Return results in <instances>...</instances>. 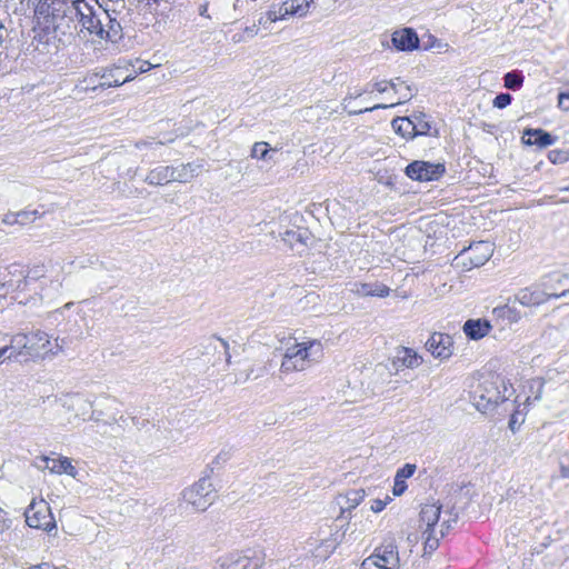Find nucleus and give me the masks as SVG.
<instances>
[{
    "mask_svg": "<svg viewBox=\"0 0 569 569\" xmlns=\"http://www.w3.org/2000/svg\"><path fill=\"white\" fill-rule=\"evenodd\" d=\"M73 9L70 11L74 16L73 30H78L79 27V33L89 36L98 42L117 43L122 39V24L119 21H109L111 24L108 30L103 31L101 28V19L107 18V12L98 0H74Z\"/></svg>",
    "mask_w": 569,
    "mask_h": 569,
    "instance_id": "f257e3e1",
    "label": "nucleus"
},
{
    "mask_svg": "<svg viewBox=\"0 0 569 569\" xmlns=\"http://www.w3.org/2000/svg\"><path fill=\"white\" fill-rule=\"evenodd\" d=\"M323 356V347L319 340L295 343L286 349L280 371L284 373L303 371L319 362Z\"/></svg>",
    "mask_w": 569,
    "mask_h": 569,
    "instance_id": "f03ea898",
    "label": "nucleus"
},
{
    "mask_svg": "<svg viewBox=\"0 0 569 569\" xmlns=\"http://www.w3.org/2000/svg\"><path fill=\"white\" fill-rule=\"evenodd\" d=\"M183 501L196 511H204L216 499V491L209 478L199 481L182 491Z\"/></svg>",
    "mask_w": 569,
    "mask_h": 569,
    "instance_id": "7ed1b4c3",
    "label": "nucleus"
},
{
    "mask_svg": "<svg viewBox=\"0 0 569 569\" xmlns=\"http://www.w3.org/2000/svg\"><path fill=\"white\" fill-rule=\"evenodd\" d=\"M492 253V243L489 241H478L457 254L455 261L457 266L461 264L465 269L470 270L483 266Z\"/></svg>",
    "mask_w": 569,
    "mask_h": 569,
    "instance_id": "20e7f679",
    "label": "nucleus"
},
{
    "mask_svg": "<svg viewBox=\"0 0 569 569\" xmlns=\"http://www.w3.org/2000/svg\"><path fill=\"white\" fill-rule=\"evenodd\" d=\"M26 522L29 527L50 532L56 528L51 508L43 499H33L24 511Z\"/></svg>",
    "mask_w": 569,
    "mask_h": 569,
    "instance_id": "39448f33",
    "label": "nucleus"
},
{
    "mask_svg": "<svg viewBox=\"0 0 569 569\" xmlns=\"http://www.w3.org/2000/svg\"><path fill=\"white\" fill-rule=\"evenodd\" d=\"M553 289H556L555 286L549 284L547 281H541L540 287L521 289L516 295V300L522 306L531 307L542 305L551 298H560L569 293V288L563 289L560 293L551 291Z\"/></svg>",
    "mask_w": 569,
    "mask_h": 569,
    "instance_id": "423d86ee",
    "label": "nucleus"
},
{
    "mask_svg": "<svg viewBox=\"0 0 569 569\" xmlns=\"http://www.w3.org/2000/svg\"><path fill=\"white\" fill-rule=\"evenodd\" d=\"M73 8L74 0L48 3L47 13L54 32H60L61 34L71 32L74 24V16L70 11L74 10Z\"/></svg>",
    "mask_w": 569,
    "mask_h": 569,
    "instance_id": "0eeeda50",
    "label": "nucleus"
},
{
    "mask_svg": "<svg viewBox=\"0 0 569 569\" xmlns=\"http://www.w3.org/2000/svg\"><path fill=\"white\" fill-rule=\"evenodd\" d=\"M263 558L257 555V551L247 549L233 551L218 561V569H259L262 566Z\"/></svg>",
    "mask_w": 569,
    "mask_h": 569,
    "instance_id": "6e6552de",
    "label": "nucleus"
},
{
    "mask_svg": "<svg viewBox=\"0 0 569 569\" xmlns=\"http://www.w3.org/2000/svg\"><path fill=\"white\" fill-rule=\"evenodd\" d=\"M38 276H30L24 273V270L19 264H11L0 279V297H6L10 292L21 291L27 288L29 279H36Z\"/></svg>",
    "mask_w": 569,
    "mask_h": 569,
    "instance_id": "1a4fd4ad",
    "label": "nucleus"
},
{
    "mask_svg": "<svg viewBox=\"0 0 569 569\" xmlns=\"http://www.w3.org/2000/svg\"><path fill=\"white\" fill-rule=\"evenodd\" d=\"M63 407L72 412L76 419L82 421L87 419L99 421L102 416L101 411L93 410L92 401L79 393L67 396L63 400Z\"/></svg>",
    "mask_w": 569,
    "mask_h": 569,
    "instance_id": "9d476101",
    "label": "nucleus"
},
{
    "mask_svg": "<svg viewBox=\"0 0 569 569\" xmlns=\"http://www.w3.org/2000/svg\"><path fill=\"white\" fill-rule=\"evenodd\" d=\"M445 171L446 168L442 163H431L421 160L410 162L405 169L407 177L417 181L438 180Z\"/></svg>",
    "mask_w": 569,
    "mask_h": 569,
    "instance_id": "9b49d317",
    "label": "nucleus"
},
{
    "mask_svg": "<svg viewBox=\"0 0 569 569\" xmlns=\"http://www.w3.org/2000/svg\"><path fill=\"white\" fill-rule=\"evenodd\" d=\"M389 87L395 91L396 94L399 96L398 100L396 102H391L389 104L378 103V104H375L373 107H366L360 110H352V111H349V114H361V113L371 112V111L378 110V109L391 108L397 104L407 102V101L411 100L413 97L411 87L409 84H407L401 78H396V79L390 80Z\"/></svg>",
    "mask_w": 569,
    "mask_h": 569,
    "instance_id": "f8f14e48",
    "label": "nucleus"
},
{
    "mask_svg": "<svg viewBox=\"0 0 569 569\" xmlns=\"http://www.w3.org/2000/svg\"><path fill=\"white\" fill-rule=\"evenodd\" d=\"M399 548L400 546L397 542V538L389 535L375 548L371 556H376V558H385L387 559V563L400 569L405 561H402Z\"/></svg>",
    "mask_w": 569,
    "mask_h": 569,
    "instance_id": "ddd939ff",
    "label": "nucleus"
},
{
    "mask_svg": "<svg viewBox=\"0 0 569 569\" xmlns=\"http://www.w3.org/2000/svg\"><path fill=\"white\" fill-rule=\"evenodd\" d=\"M426 347L436 358L447 359L452 355V339L446 333L433 332L427 340Z\"/></svg>",
    "mask_w": 569,
    "mask_h": 569,
    "instance_id": "4468645a",
    "label": "nucleus"
},
{
    "mask_svg": "<svg viewBox=\"0 0 569 569\" xmlns=\"http://www.w3.org/2000/svg\"><path fill=\"white\" fill-rule=\"evenodd\" d=\"M391 42L399 51H413L419 48V37L411 28L396 30L391 34Z\"/></svg>",
    "mask_w": 569,
    "mask_h": 569,
    "instance_id": "2eb2a0df",
    "label": "nucleus"
},
{
    "mask_svg": "<svg viewBox=\"0 0 569 569\" xmlns=\"http://www.w3.org/2000/svg\"><path fill=\"white\" fill-rule=\"evenodd\" d=\"M29 339L27 335L19 333L11 338L10 345L2 346V350H6V355L10 356V360L26 361L28 358V343Z\"/></svg>",
    "mask_w": 569,
    "mask_h": 569,
    "instance_id": "dca6fc26",
    "label": "nucleus"
},
{
    "mask_svg": "<svg viewBox=\"0 0 569 569\" xmlns=\"http://www.w3.org/2000/svg\"><path fill=\"white\" fill-rule=\"evenodd\" d=\"M27 338H34L29 339L28 343V357L30 358H39L42 357L44 353L51 351L49 348L50 340L46 332L42 331H36L30 335H27Z\"/></svg>",
    "mask_w": 569,
    "mask_h": 569,
    "instance_id": "f3484780",
    "label": "nucleus"
},
{
    "mask_svg": "<svg viewBox=\"0 0 569 569\" xmlns=\"http://www.w3.org/2000/svg\"><path fill=\"white\" fill-rule=\"evenodd\" d=\"M421 357L410 348H400L392 359V365L398 371L402 368H417L421 365Z\"/></svg>",
    "mask_w": 569,
    "mask_h": 569,
    "instance_id": "a211bd4d",
    "label": "nucleus"
},
{
    "mask_svg": "<svg viewBox=\"0 0 569 569\" xmlns=\"http://www.w3.org/2000/svg\"><path fill=\"white\" fill-rule=\"evenodd\" d=\"M522 140L528 146L536 144L540 148H546L553 144L557 138L542 129H526Z\"/></svg>",
    "mask_w": 569,
    "mask_h": 569,
    "instance_id": "6ab92c4d",
    "label": "nucleus"
},
{
    "mask_svg": "<svg viewBox=\"0 0 569 569\" xmlns=\"http://www.w3.org/2000/svg\"><path fill=\"white\" fill-rule=\"evenodd\" d=\"M366 491L363 489H351L343 495L337 497V503L341 509V515L351 511L365 499Z\"/></svg>",
    "mask_w": 569,
    "mask_h": 569,
    "instance_id": "aec40b11",
    "label": "nucleus"
},
{
    "mask_svg": "<svg viewBox=\"0 0 569 569\" xmlns=\"http://www.w3.org/2000/svg\"><path fill=\"white\" fill-rule=\"evenodd\" d=\"M491 329V325L487 320L481 319H470L463 325V332L466 336L472 340H478L483 338L489 333Z\"/></svg>",
    "mask_w": 569,
    "mask_h": 569,
    "instance_id": "412c9836",
    "label": "nucleus"
},
{
    "mask_svg": "<svg viewBox=\"0 0 569 569\" xmlns=\"http://www.w3.org/2000/svg\"><path fill=\"white\" fill-rule=\"evenodd\" d=\"M173 167L159 166L146 177V182L152 186H162L173 181Z\"/></svg>",
    "mask_w": 569,
    "mask_h": 569,
    "instance_id": "4be33fe9",
    "label": "nucleus"
},
{
    "mask_svg": "<svg viewBox=\"0 0 569 569\" xmlns=\"http://www.w3.org/2000/svg\"><path fill=\"white\" fill-rule=\"evenodd\" d=\"M44 461L47 462V469H49L52 473H66L71 477H76L77 475V469L72 465L71 460L67 457H61L59 459H50L44 457Z\"/></svg>",
    "mask_w": 569,
    "mask_h": 569,
    "instance_id": "5701e85b",
    "label": "nucleus"
},
{
    "mask_svg": "<svg viewBox=\"0 0 569 569\" xmlns=\"http://www.w3.org/2000/svg\"><path fill=\"white\" fill-rule=\"evenodd\" d=\"M441 506L437 503H427L420 510V521L426 525V532L432 531V528L439 521Z\"/></svg>",
    "mask_w": 569,
    "mask_h": 569,
    "instance_id": "b1692460",
    "label": "nucleus"
},
{
    "mask_svg": "<svg viewBox=\"0 0 569 569\" xmlns=\"http://www.w3.org/2000/svg\"><path fill=\"white\" fill-rule=\"evenodd\" d=\"M201 166L196 162L181 163L178 167H173V181L188 182L200 172Z\"/></svg>",
    "mask_w": 569,
    "mask_h": 569,
    "instance_id": "393cba45",
    "label": "nucleus"
},
{
    "mask_svg": "<svg viewBox=\"0 0 569 569\" xmlns=\"http://www.w3.org/2000/svg\"><path fill=\"white\" fill-rule=\"evenodd\" d=\"M492 315L497 320H501L503 326L518 322L521 319L520 312L509 305L496 307L492 310Z\"/></svg>",
    "mask_w": 569,
    "mask_h": 569,
    "instance_id": "a878e982",
    "label": "nucleus"
},
{
    "mask_svg": "<svg viewBox=\"0 0 569 569\" xmlns=\"http://www.w3.org/2000/svg\"><path fill=\"white\" fill-rule=\"evenodd\" d=\"M485 391L486 393L479 395V401L476 403L478 410H488L505 400V396L500 395L496 388H492V390L486 388Z\"/></svg>",
    "mask_w": 569,
    "mask_h": 569,
    "instance_id": "bb28decb",
    "label": "nucleus"
},
{
    "mask_svg": "<svg viewBox=\"0 0 569 569\" xmlns=\"http://www.w3.org/2000/svg\"><path fill=\"white\" fill-rule=\"evenodd\" d=\"M359 296H377L387 297L389 296L390 289L385 284H370V283H355L352 289Z\"/></svg>",
    "mask_w": 569,
    "mask_h": 569,
    "instance_id": "cd10ccee",
    "label": "nucleus"
},
{
    "mask_svg": "<svg viewBox=\"0 0 569 569\" xmlns=\"http://www.w3.org/2000/svg\"><path fill=\"white\" fill-rule=\"evenodd\" d=\"M312 0H288L282 3V14L287 16H306Z\"/></svg>",
    "mask_w": 569,
    "mask_h": 569,
    "instance_id": "c85d7f7f",
    "label": "nucleus"
},
{
    "mask_svg": "<svg viewBox=\"0 0 569 569\" xmlns=\"http://www.w3.org/2000/svg\"><path fill=\"white\" fill-rule=\"evenodd\" d=\"M393 130L406 139L415 138V124L410 117H397L391 121Z\"/></svg>",
    "mask_w": 569,
    "mask_h": 569,
    "instance_id": "c756f323",
    "label": "nucleus"
},
{
    "mask_svg": "<svg viewBox=\"0 0 569 569\" xmlns=\"http://www.w3.org/2000/svg\"><path fill=\"white\" fill-rule=\"evenodd\" d=\"M411 122L415 124V137L417 136H437L438 131L431 132V124L426 120V114L422 112L415 113L411 117Z\"/></svg>",
    "mask_w": 569,
    "mask_h": 569,
    "instance_id": "7c9ffc66",
    "label": "nucleus"
},
{
    "mask_svg": "<svg viewBox=\"0 0 569 569\" xmlns=\"http://www.w3.org/2000/svg\"><path fill=\"white\" fill-rule=\"evenodd\" d=\"M266 373V368L264 366H254V365H251L250 367H248L247 369H244V375L243 377L241 378H237L234 379V382L236 383H244L247 382L248 380H256L258 378H261L263 377Z\"/></svg>",
    "mask_w": 569,
    "mask_h": 569,
    "instance_id": "2f4dec72",
    "label": "nucleus"
},
{
    "mask_svg": "<svg viewBox=\"0 0 569 569\" xmlns=\"http://www.w3.org/2000/svg\"><path fill=\"white\" fill-rule=\"evenodd\" d=\"M274 150L269 148V144L267 142H256L251 150V157L256 159L261 160H268L271 159V153H273Z\"/></svg>",
    "mask_w": 569,
    "mask_h": 569,
    "instance_id": "473e14b6",
    "label": "nucleus"
},
{
    "mask_svg": "<svg viewBox=\"0 0 569 569\" xmlns=\"http://www.w3.org/2000/svg\"><path fill=\"white\" fill-rule=\"evenodd\" d=\"M306 234L307 232L306 231H302L300 229H292V230H287L284 233H283V241L289 243L291 247L299 242V243H306Z\"/></svg>",
    "mask_w": 569,
    "mask_h": 569,
    "instance_id": "72a5a7b5",
    "label": "nucleus"
},
{
    "mask_svg": "<svg viewBox=\"0 0 569 569\" xmlns=\"http://www.w3.org/2000/svg\"><path fill=\"white\" fill-rule=\"evenodd\" d=\"M114 72H121L120 68H116L109 71H104L103 73H99V82L98 84H94V89H107L111 88L112 86V78L114 77Z\"/></svg>",
    "mask_w": 569,
    "mask_h": 569,
    "instance_id": "f704fd0d",
    "label": "nucleus"
},
{
    "mask_svg": "<svg viewBox=\"0 0 569 569\" xmlns=\"http://www.w3.org/2000/svg\"><path fill=\"white\" fill-rule=\"evenodd\" d=\"M505 87L510 90H517L522 86L523 78L517 72H508L505 74Z\"/></svg>",
    "mask_w": 569,
    "mask_h": 569,
    "instance_id": "c9c22d12",
    "label": "nucleus"
},
{
    "mask_svg": "<svg viewBox=\"0 0 569 569\" xmlns=\"http://www.w3.org/2000/svg\"><path fill=\"white\" fill-rule=\"evenodd\" d=\"M99 73H93L89 77H86L83 80L80 81V83L77 86L81 91L88 92V91H97L98 89H94V84H98L99 82Z\"/></svg>",
    "mask_w": 569,
    "mask_h": 569,
    "instance_id": "e433bc0d",
    "label": "nucleus"
},
{
    "mask_svg": "<svg viewBox=\"0 0 569 569\" xmlns=\"http://www.w3.org/2000/svg\"><path fill=\"white\" fill-rule=\"evenodd\" d=\"M103 8L111 10L113 13L122 16L127 9L126 0H102Z\"/></svg>",
    "mask_w": 569,
    "mask_h": 569,
    "instance_id": "4c0bfd02",
    "label": "nucleus"
},
{
    "mask_svg": "<svg viewBox=\"0 0 569 569\" xmlns=\"http://www.w3.org/2000/svg\"><path fill=\"white\" fill-rule=\"evenodd\" d=\"M569 279L568 274H550L542 279V281H547L549 284L555 286L556 289L552 291L559 293L558 290L566 283Z\"/></svg>",
    "mask_w": 569,
    "mask_h": 569,
    "instance_id": "58836bf2",
    "label": "nucleus"
},
{
    "mask_svg": "<svg viewBox=\"0 0 569 569\" xmlns=\"http://www.w3.org/2000/svg\"><path fill=\"white\" fill-rule=\"evenodd\" d=\"M368 89H356L353 91H350L342 100V109L349 113V111H352L353 109H349V103L352 99L360 98L365 92H367Z\"/></svg>",
    "mask_w": 569,
    "mask_h": 569,
    "instance_id": "ea45409f",
    "label": "nucleus"
},
{
    "mask_svg": "<svg viewBox=\"0 0 569 569\" xmlns=\"http://www.w3.org/2000/svg\"><path fill=\"white\" fill-rule=\"evenodd\" d=\"M37 214H38L37 210H32V211L22 210V211L17 212L18 219L21 220V221H18V224L24 226L29 222H32L37 218Z\"/></svg>",
    "mask_w": 569,
    "mask_h": 569,
    "instance_id": "a19ab883",
    "label": "nucleus"
},
{
    "mask_svg": "<svg viewBox=\"0 0 569 569\" xmlns=\"http://www.w3.org/2000/svg\"><path fill=\"white\" fill-rule=\"evenodd\" d=\"M512 97L509 93H499L493 99V107L498 109H503L511 103Z\"/></svg>",
    "mask_w": 569,
    "mask_h": 569,
    "instance_id": "79ce46f5",
    "label": "nucleus"
},
{
    "mask_svg": "<svg viewBox=\"0 0 569 569\" xmlns=\"http://www.w3.org/2000/svg\"><path fill=\"white\" fill-rule=\"evenodd\" d=\"M103 10L107 12V18L101 19V28L103 29V31L109 29V26L111 24L109 21H111L113 19L116 21H119V23L121 24L122 16H120L118 13H113L111 10H109L107 8H103Z\"/></svg>",
    "mask_w": 569,
    "mask_h": 569,
    "instance_id": "37998d69",
    "label": "nucleus"
},
{
    "mask_svg": "<svg viewBox=\"0 0 569 569\" xmlns=\"http://www.w3.org/2000/svg\"><path fill=\"white\" fill-rule=\"evenodd\" d=\"M415 471L416 465L407 463L397 471L396 477L405 480L407 478H410L415 473Z\"/></svg>",
    "mask_w": 569,
    "mask_h": 569,
    "instance_id": "c03bdc74",
    "label": "nucleus"
},
{
    "mask_svg": "<svg viewBox=\"0 0 569 569\" xmlns=\"http://www.w3.org/2000/svg\"><path fill=\"white\" fill-rule=\"evenodd\" d=\"M558 107L563 111H569V89L559 92Z\"/></svg>",
    "mask_w": 569,
    "mask_h": 569,
    "instance_id": "a18cd8bd",
    "label": "nucleus"
},
{
    "mask_svg": "<svg viewBox=\"0 0 569 569\" xmlns=\"http://www.w3.org/2000/svg\"><path fill=\"white\" fill-rule=\"evenodd\" d=\"M281 13H283L282 4L278 9L269 10L267 12V19L270 22H276L277 20L284 19L287 17V14H281Z\"/></svg>",
    "mask_w": 569,
    "mask_h": 569,
    "instance_id": "49530a36",
    "label": "nucleus"
},
{
    "mask_svg": "<svg viewBox=\"0 0 569 569\" xmlns=\"http://www.w3.org/2000/svg\"><path fill=\"white\" fill-rule=\"evenodd\" d=\"M11 526V520L8 513L0 507V535L8 530Z\"/></svg>",
    "mask_w": 569,
    "mask_h": 569,
    "instance_id": "de8ad7c7",
    "label": "nucleus"
},
{
    "mask_svg": "<svg viewBox=\"0 0 569 569\" xmlns=\"http://www.w3.org/2000/svg\"><path fill=\"white\" fill-rule=\"evenodd\" d=\"M1 221L3 224L13 226V224H18V221H21V220L18 219L17 212L10 211L2 217Z\"/></svg>",
    "mask_w": 569,
    "mask_h": 569,
    "instance_id": "09e8293b",
    "label": "nucleus"
},
{
    "mask_svg": "<svg viewBox=\"0 0 569 569\" xmlns=\"http://www.w3.org/2000/svg\"><path fill=\"white\" fill-rule=\"evenodd\" d=\"M406 489H407V485H406L405 480L395 477L393 495L400 496L405 492Z\"/></svg>",
    "mask_w": 569,
    "mask_h": 569,
    "instance_id": "8fccbe9b",
    "label": "nucleus"
},
{
    "mask_svg": "<svg viewBox=\"0 0 569 569\" xmlns=\"http://www.w3.org/2000/svg\"><path fill=\"white\" fill-rule=\"evenodd\" d=\"M439 546L438 539L431 538V532L425 541V552L436 550Z\"/></svg>",
    "mask_w": 569,
    "mask_h": 569,
    "instance_id": "3c124183",
    "label": "nucleus"
},
{
    "mask_svg": "<svg viewBox=\"0 0 569 569\" xmlns=\"http://www.w3.org/2000/svg\"><path fill=\"white\" fill-rule=\"evenodd\" d=\"M386 505H387V501L385 500H381V499H373L371 501V506H370V509L373 511V512H380L382 511L385 508H386Z\"/></svg>",
    "mask_w": 569,
    "mask_h": 569,
    "instance_id": "603ef678",
    "label": "nucleus"
},
{
    "mask_svg": "<svg viewBox=\"0 0 569 569\" xmlns=\"http://www.w3.org/2000/svg\"><path fill=\"white\" fill-rule=\"evenodd\" d=\"M419 537L417 533H409L406 538V541L408 543L409 553L412 552V548L418 543Z\"/></svg>",
    "mask_w": 569,
    "mask_h": 569,
    "instance_id": "864d4df0",
    "label": "nucleus"
},
{
    "mask_svg": "<svg viewBox=\"0 0 569 569\" xmlns=\"http://www.w3.org/2000/svg\"><path fill=\"white\" fill-rule=\"evenodd\" d=\"M119 72H114V77L112 78V86L113 87H119L128 81H130L132 79L131 76H127L122 79H120V77L118 76Z\"/></svg>",
    "mask_w": 569,
    "mask_h": 569,
    "instance_id": "5fc2aeb1",
    "label": "nucleus"
},
{
    "mask_svg": "<svg viewBox=\"0 0 569 569\" xmlns=\"http://www.w3.org/2000/svg\"><path fill=\"white\" fill-rule=\"evenodd\" d=\"M561 476L569 478V453L565 456V460L561 462Z\"/></svg>",
    "mask_w": 569,
    "mask_h": 569,
    "instance_id": "6e6d98bb",
    "label": "nucleus"
},
{
    "mask_svg": "<svg viewBox=\"0 0 569 569\" xmlns=\"http://www.w3.org/2000/svg\"><path fill=\"white\" fill-rule=\"evenodd\" d=\"M388 86H389V81H379V82H376V83L373 84V88H375L378 92L383 93V92H386V91H387Z\"/></svg>",
    "mask_w": 569,
    "mask_h": 569,
    "instance_id": "4d7b16f0",
    "label": "nucleus"
},
{
    "mask_svg": "<svg viewBox=\"0 0 569 569\" xmlns=\"http://www.w3.org/2000/svg\"><path fill=\"white\" fill-rule=\"evenodd\" d=\"M449 515H450V518L448 520H443V522L441 525V527H446V530H449L451 521H453V522L457 521V513L453 515L452 512H450Z\"/></svg>",
    "mask_w": 569,
    "mask_h": 569,
    "instance_id": "13d9d810",
    "label": "nucleus"
},
{
    "mask_svg": "<svg viewBox=\"0 0 569 569\" xmlns=\"http://www.w3.org/2000/svg\"><path fill=\"white\" fill-rule=\"evenodd\" d=\"M73 306V302L66 303L61 309H57L51 313V317H57L61 315L63 310L70 309Z\"/></svg>",
    "mask_w": 569,
    "mask_h": 569,
    "instance_id": "bf43d9fd",
    "label": "nucleus"
},
{
    "mask_svg": "<svg viewBox=\"0 0 569 569\" xmlns=\"http://www.w3.org/2000/svg\"><path fill=\"white\" fill-rule=\"evenodd\" d=\"M150 68H151V63L148 62V61H143V62H140V66L138 67V70H139L140 73H142V72H146V71L150 70Z\"/></svg>",
    "mask_w": 569,
    "mask_h": 569,
    "instance_id": "052dcab7",
    "label": "nucleus"
},
{
    "mask_svg": "<svg viewBox=\"0 0 569 569\" xmlns=\"http://www.w3.org/2000/svg\"><path fill=\"white\" fill-rule=\"evenodd\" d=\"M219 341L222 343V346H223V348H224V350H226V355H227V359H226V361H227V363H230L231 356H230V353L228 352L229 345H228V342H227V341H224L223 339H219Z\"/></svg>",
    "mask_w": 569,
    "mask_h": 569,
    "instance_id": "680f3d73",
    "label": "nucleus"
},
{
    "mask_svg": "<svg viewBox=\"0 0 569 569\" xmlns=\"http://www.w3.org/2000/svg\"><path fill=\"white\" fill-rule=\"evenodd\" d=\"M207 11H208V4L207 3L201 4L199 8V14L202 17L209 18V14L207 13Z\"/></svg>",
    "mask_w": 569,
    "mask_h": 569,
    "instance_id": "e2e57ef3",
    "label": "nucleus"
},
{
    "mask_svg": "<svg viewBox=\"0 0 569 569\" xmlns=\"http://www.w3.org/2000/svg\"><path fill=\"white\" fill-rule=\"evenodd\" d=\"M6 360H10V356L6 355V350H2V347H0V362Z\"/></svg>",
    "mask_w": 569,
    "mask_h": 569,
    "instance_id": "0e129e2a",
    "label": "nucleus"
},
{
    "mask_svg": "<svg viewBox=\"0 0 569 569\" xmlns=\"http://www.w3.org/2000/svg\"><path fill=\"white\" fill-rule=\"evenodd\" d=\"M71 0H43V3L41 6V9L43 8V6H47L48 7V3H53V2H70Z\"/></svg>",
    "mask_w": 569,
    "mask_h": 569,
    "instance_id": "69168bd1",
    "label": "nucleus"
},
{
    "mask_svg": "<svg viewBox=\"0 0 569 569\" xmlns=\"http://www.w3.org/2000/svg\"><path fill=\"white\" fill-rule=\"evenodd\" d=\"M560 156V152L559 151H551L550 154H549V159L552 161V162H556L557 161V157Z\"/></svg>",
    "mask_w": 569,
    "mask_h": 569,
    "instance_id": "338daca9",
    "label": "nucleus"
},
{
    "mask_svg": "<svg viewBox=\"0 0 569 569\" xmlns=\"http://www.w3.org/2000/svg\"><path fill=\"white\" fill-rule=\"evenodd\" d=\"M369 558L377 560V562H380L382 565L389 566V563H387V559L385 558H376V556H369Z\"/></svg>",
    "mask_w": 569,
    "mask_h": 569,
    "instance_id": "774afa93",
    "label": "nucleus"
}]
</instances>
